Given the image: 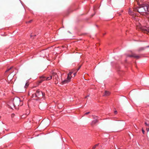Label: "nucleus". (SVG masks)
Listing matches in <instances>:
<instances>
[{
  "instance_id": "1",
  "label": "nucleus",
  "mask_w": 149,
  "mask_h": 149,
  "mask_svg": "<svg viewBox=\"0 0 149 149\" xmlns=\"http://www.w3.org/2000/svg\"><path fill=\"white\" fill-rule=\"evenodd\" d=\"M34 97L38 98V99L34 98V100H38L42 97L44 98L45 97V95L44 93H42L39 89H38L36 91V93H35L33 94L31 96V97L32 98Z\"/></svg>"
},
{
  "instance_id": "2",
  "label": "nucleus",
  "mask_w": 149,
  "mask_h": 149,
  "mask_svg": "<svg viewBox=\"0 0 149 149\" xmlns=\"http://www.w3.org/2000/svg\"><path fill=\"white\" fill-rule=\"evenodd\" d=\"M76 71L77 69H72L71 71L68 73L67 79L61 81V84H64L70 82L72 77L71 74L73 72H75Z\"/></svg>"
},
{
  "instance_id": "3",
  "label": "nucleus",
  "mask_w": 149,
  "mask_h": 149,
  "mask_svg": "<svg viewBox=\"0 0 149 149\" xmlns=\"http://www.w3.org/2000/svg\"><path fill=\"white\" fill-rule=\"evenodd\" d=\"M13 104L14 107L21 106L23 104L22 101H21L20 99L17 97H15L13 101Z\"/></svg>"
},
{
  "instance_id": "4",
  "label": "nucleus",
  "mask_w": 149,
  "mask_h": 149,
  "mask_svg": "<svg viewBox=\"0 0 149 149\" xmlns=\"http://www.w3.org/2000/svg\"><path fill=\"white\" fill-rule=\"evenodd\" d=\"M128 56L130 57H134L137 59L146 57L144 54H141L139 55H136L134 54H133L132 55H128Z\"/></svg>"
},
{
  "instance_id": "5",
  "label": "nucleus",
  "mask_w": 149,
  "mask_h": 149,
  "mask_svg": "<svg viewBox=\"0 0 149 149\" xmlns=\"http://www.w3.org/2000/svg\"><path fill=\"white\" fill-rule=\"evenodd\" d=\"M40 77L44 78L45 79V81H47L51 80L52 78V76H50L49 77H46L44 75H42L40 76Z\"/></svg>"
},
{
  "instance_id": "6",
  "label": "nucleus",
  "mask_w": 149,
  "mask_h": 149,
  "mask_svg": "<svg viewBox=\"0 0 149 149\" xmlns=\"http://www.w3.org/2000/svg\"><path fill=\"white\" fill-rule=\"evenodd\" d=\"M141 29L142 30L146 32L149 33V27H144L142 28Z\"/></svg>"
},
{
  "instance_id": "7",
  "label": "nucleus",
  "mask_w": 149,
  "mask_h": 149,
  "mask_svg": "<svg viewBox=\"0 0 149 149\" xmlns=\"http://www.w3.org/2000/svg\"><path fill=\"white\" fill-rule=\"evenodd\" d=\"M98 122V120L97 119L93 120V121H92L91 123V125L92 126H93Z\"/></svg>"
},
{
  "instance_id": "8",
  "label": "nucleus",
  "mask_w": 149,
  "mask_h": 149,
  "mask_svg": "<svg viewBox=\"0 0 149 149\" xmlns=\"http://www.w3.org/2000/svg\"><path fill=\"white\" fill-rule=\"evenodd\" d=\"M145 49V47H140L137 49V51L138 52H140L142 51H143Z\"/></svg>"
},
{
  "instance_id": "9",
  "label": "nucleus",
  "mask_w": 149,
  "mask_h": 149,
  "mask_svg": "<svg viewBox=\"0 0 149 149\" xmlns=\"http://www.w3.org/2000/svg\"><path fill=\"white\" fill-rule=\"evenodd\" d=\"M40 80L38 81V84L42 83L43 81H45V79L43 78H42L40 77V76L39 77Z\"/></svg>"
},
{
  "instance_id": "10",
  "label": "nucleus",
  "mask_w": 149,
  "mask_h": 149,
  "mask_svg": "<svg viewBox=\"0 0 149 149\" xmlns=\"http://www.w3.org/2000/svg\"><path fill=\"white\" fill-rule=\"evenodd\" d=\"M110 94V92L109 91H105V92L104 95L106 96H108Z\"/></svg>"
},
{
  "instance_id": "11",
  "label": "nucleus",
  "mask_w": 149,
  "mask_h": 149,
  "mask_svg": "<svg viewBox=\"0 0 149 149\" xmlns=\"http://www.w3.org/2000/svg\"><path fill=\"white\" fill-rule=\"evenodd\" d=\"M99 144V143H98V144H95L94 146H93V147H92V149H95L96 148V147L97 146H98Z\"/></svg>"
},
{
  "instance_id": "12",
  "label": "nucleus",
  "mask_w": 149,
  "mask_h": 149,
  "mask_svg": "<svg viewBox=\"0 0 149 149\" xmlns=\"http://www.w3.org/2000/svg\"><path fill=\"white\" fill-rule=\"evenodd\" d=\"M29 83L28 82H26L25 84V88H27L29 86Z\"/></svg>"
},
{
  "instance_id": "13",
  "label": "nucleus",
  "mask_w": 149,
  "mask_h": 149,
  "mask_svg": "<svg viewBox=\"0 0 149 149\" xmlns=\"http://www.w3.org/2000/svg\"><path fill=\"white\" fill-rule=\"evenodd\" d=\"M33 21V20H30V21H27L26 22V23L27 24H29V23H31Z\"/></svg>"
},
{
  "instance_id": "14",
  "label": "nucleus",
  "mask_w": 149,
  "mask_h": 149,
  "mask_svg": "<svg viewBox=\"0 0 149 149\" xmlns=\"http://www.w3.org/2000/svg\"><path fill=\"white\" fill-rule=\"evenodd\" d=\"M129 13L130 15H133V13H134L133 12H132V11H131L130 10H129Z\"/></svg>"
},
{
  "instance_id": "15",
  "label": "nucleus",
  "mask_w": 149,
  "mask_h": 149,
  "mask_svg": "<svg viewBox=\"0 0 149 149\" xmlns=\"http://www.w3.org/2000/svg\"><path fill=\"white\" fill-rule=\"evenodd\" d=\"M52 75L54 76H56V75L58 77L57 74L56 73V72H53L52 73Z\"/></svg>"
},
{
  "instance_id": "16",
  "label": "nucleus",
  "mask_w": 149,
  "mask_h": 149,
  "mask_svg": "<svg viewBox=\"0 0 149 149\" xmlns=\"http://www.w3.org/2000/svg\"><path fill=\"white\" fill-rule=\"evenodd\" d=\"M12 67H11L10 68H9L8 69V70H7L6 71V72H7L8 71H9L10 70L12 69Z\"/></svg>"
},
{
  "instance_id": "17",
  "label": "nucleus",
  "mask_w": 149,
  "mask_h": 149,
  "mask_svg": "<svg viewBox=\"0 0 149 149\" xmlns=\"http://www.w3.org/2000/svg\"><path fill=\"white\" fill-rule=\"evenodd\" d=\"M81 65H80L79 67L77 68V71H78V70L80 69V68H81Z\"/></svg>"
},
{
  "instance_id": "18",
  "label": "nucleus",
  "mask_w": 149,
  "mask_h": 149,
  "mask_svg": "<svg viewBox=\"0 0 149 149\" xmlns=\"http://www.w3.org/2000/svg\"><path fill=\"white\" fill-rule=\"evenodd\" d=\"M77 71H76L75 72H74L73 73V74L74 75V77L77 74Z\"/></svg>"
},
{
  "instance_id": "19",
  "label": "nucleus",
  "mask_w": 149,
  "mask_h": 149,
  "mask_svg": "<svg viewBox=\"0 0 149 149\" xmlns=\"http://www.w3.org/2000/svg\"><path fill=\"white\" fill-rule=\"evenodd\" d=\"M145 124L146 126H149V124L147 123L146 122H145Z\"/></svg>"
},
{
  "instance_id": "20",
  "label": "nucleus",
  "mask_w": 149,
  "mask_h": 149,
  "mask_svg": "<svg viewBox=\"0 0 149 149\" xmlns=\"http://www.w3.org/2000/svg\"><path fill=\"white\" fill-rule=\"evenodd\" d=\"M58 83V80H56L55 81V84H57Z\"/></svg>"
},
{
  "instance_id": "21",
  "label": "nucleus",
  "mask_w": 149,
  "mask_h": 149,
  "mask_svg": "<svg viewBox=\"0 0 149 149\" xmlns=\"http://www.w3.org/2000/svg\"><path fill=\"white\" fill-rule=\"evenodd\" d=\"M89 113H90V112H86V113H85V114H84V115H86Z\"/></svg>"
},
{
  "instance_id": "22",
  "label": "nucleus",
  "mask_w": 149,
  "mask_h": 149,
  "mask_svg": "<svg viewBox=\"0 0 149 149\" xmlns=\"http://www.w3.org/2000/svg\"><path fill=\"white\" fill-rule=\"evenodd\" d=\"M114 113H115V114H117V111H114Z\"/></svg>"
},
{
  "instance_id": "23",
  "label": "nucleus",
  "mask_w": 149,
  "mask_h": 149,
  "mask_svg": "<svg viewBox=\"0 0 149 149\" xmlns=\"http://www.w3.org/2000/svg\"><path fill=\"white\" fill-rule=\"evenodd\" d=\"M142 133H143V134H144V132H145V131H144V130H143V129L142 130Z\"/></svg>"
},
{
  "instance_id": "24",
  "label": "nucleus",
  "mask_w": 149,
  "mask_h": 149,
  "mask_svg": "<svg viewBox=\"0 0 149 149\" xmlns=\"http://www.w3.org/2000/svg\"><path fill=\"white\" fill-rule=\"evenodd\" d=\"M145 47V48H149V45L148 46H146V47Z\"/></svg>"
},
{
  "instance_id": "25",
  "label": "nucleus",
  "mask_w": 149,
  "mask_h": 149,
  "mask_svg": "<svg viewBox=\"0 0 149 149\" xmlns=\"http://www.w3.org/2000/svg\"><path fill=\"white\" fill-rule=\"evenodd\" d=\"M118 15L119 16H120V15H121V14L120 13H118Z\"/></svg>"
},
{
  "instance_id": "26",
  "label": "nucleus",
  "mask_w": 149,
  "mask_h": 149,
  "mask_svg": "<svg viewBox=\"0 0 149 149\" xmlns=\"http://www.w3.org/2000/svg\"><path fill=\"white\" fill-rule=\"evenodd\" d=\"M87 97V96H86L85 97V98H86Z\"/></svg>"
},
{
  "instance_id": "27",
  "label": "nucleus",
  "mask_w": 149,
  "mask_h": 149,
  "mask_svg": "<svg viewBox=\"0 0 149 149\" xmlns=\"http://www.w3.org/2000/svg\"><path fill=\"white\" fill-rule=\"evenodd\" d=\"M87 96V97H89V95H88Z\"/></svg>"
},
{
  "instance_id": "28",
  "label": "nucleus",
  "mask_w": 149,
  "mask_h": 149,
  "mask_svg": "<svg viewBox=\"0 0 149 149\" xmlns=\"http://www.w3.org/2000/svg\"><path fill=\"white\" fill-rule=\"evenodd\" d=\"M123 12V10L121 11V12L122 13Z\"/></svg>"
},
{
  "instance_id": "29",
  "label": "nucleus",
  "mask_w": 149,
  "mask_h": 149,
  "mask_svg": "<svg viewBox=\"0 0 149 149\" xmlns=\"http://www.w3.org/2000/svg\"><path fill=\"white\" fill-rule=\"evenodd\" d=\"M105 33L104 34V35H105Z\"/></svg>"
}]
</instances>
